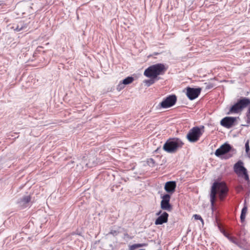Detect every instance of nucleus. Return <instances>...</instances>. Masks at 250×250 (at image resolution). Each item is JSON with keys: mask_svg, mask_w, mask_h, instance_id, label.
<instances>
[{"mask_svg": "<svg viewBox=\"0 0 250 250\" xmlns=\"http://www.w3.org/2000/svg\"><path fill=\"white\" fill-rule=\"evenodd\" d=\"M245 146L246 152L247 153H248V152L250 151V146H249V141H247V142L245 143Z\"/></svg>", "mask_w": 250, "mask_h": 250, "instance_id": "obj_23", "label": "nucleus"}, {"mask_svg": "<svg viewBox=\"0 0 250 250\" xmlns=\"http://www.w3.org/2000/svg\"><path fill=\"white\" fill-rule=\"evenodd\" d=\"M27 27L28 24L27 23L21 22L17 24V27L15 29H14V30L17 32H19L26 29Z\"/></svg>", "mask_w": 250, "mask_h": 250, "instance_id": "obj_14", "label": "nucleus"}, {"mask_svg": "<svg viewBox=\"0 0 250 250\" xmlns=\"http://www.w3.org/2000/svg\"><path fill=\"white\" fill-rule=\"evenodd\" d=\"M176 101V96L175 95H171L164 99L159 105L162 108H167L174 105Z\"/></svg>", "mask_w": 250, "mask_h": 250, "instance_id": "obj_7", "label": "nucleus"}, {"mask_svg": "<svg viewBox=\"0 0 250 250\" xmlns=\"http://www.w3.org/2000/svg\"><path fill=\"white\" fill-rule=\"evenodd\" d=\"M236 121V117H226L221 121V125L227 128H230L233 125H235V123Z\"/></svg>", "mask_w": 250, "mask_h": 250, "instance_id": "obj_10", "label": "nucleus"}, {"mask_svg": "<svg viewBox=\"0 0 250 250\" xmlns=\"http://www.w3.org/2000/svg\"><path fill=\"white\" fill-rule=\"evenodd\" d=\"M166 71L167 68L165 65L163 63H159L147 68L145 70L144 75L146 77H152L159 80L160 77L158 76L164 74Z\"/></svg>", "mask_w": 250, "mask_h": 250, "instance_id": "obj_3", "label": "nucleus"}, {"mask_svg": "<svg viewBox=\"0 0 250 250\" xmlns=\"http://www.w3.org/2000/svg\"><path fill=\"white\" fill-rule=\"evenodd\" d=\"M183 142L178 138L168 139L163 146V149L168 153H174L183 146Z\"/></svg>", "mask_w": 250, "mask_h": 250, "instance_id": "obj_4", "label": "nucleus"}, {"mask_svg": "<svg viewBox=\"0 0 250 250\" xmlns=\"http://www.w3.org/2000/svg\"><path fill=\"white\" fill-rule=\"evenodd\" d=\"M134 80V78L132 77H127V78L124 79L122 82L125 85L131 83Z\"/></svg>", "mask_w": 250, "mask_h": 250, "instance_id": "obj_19", "label": "nucleus"}, {"mask_svg": "<svg viewBox=\"0 0 250 250\" xmlns=\"http://www.w3.org/2000/svg\"><path fill=\"white\" fill-rule=\"evenodd\" d=\"M125 84L123 83L122 82H121L119 84L117 85V89L118 91H120L122 89H124L125 87Z\"/></svg>", "mask_w": 250, "mask_h": 250, "instance_id": "obj_22", "label": "nucleus"}, {"mask_svg": "<svg viewBox=\"0 0 250 250\" xmlns=\"http://www.w3.org/2000/svg\"><path fill=\"white\" fill-rule=\"evenodd\" d=\"M223 234H224V236H225V237H226L228 239V237H229L230 236L229 235V234L228 233L226 232V231H225L223 232Z\"/></svg>", "mask_w": 250, "mask_h": 250, "instance_id": "obj_25", "label": "nucleus"}, {"mask_svg": "<svg viewBox=\"0 0 250 250\" xmlns=\"http://www.w3.org/2000/svg\"><path fill=\"white\" fill-rule=\"evenodd\" d=\"M247 211V208L246 206H244L241 210V215H240V219H241V221L242 222H243L245 221Z\"/></svg>", "mask_w": 250, "mask_h": 250, "instance_id": "obj_16", "label": "nucleus"}, {"mask_svg": "<svg viewBox=\"0 0 250 250\" xmlns=\"http://www.w3.org/2000/svg\"><path fill=\"white\" fill-rule=\"evenodd\" d=\"M202 135L201 129L198 126H195L189 130L187 135V139L191 143L198 141Z\"/></svg>", "mask_w": 250, "mask_h": 250, "instance_id": "obj_6", "label": "nucleus"}, {"mask_svg": "<svg viewBox=\"0 0 250 250\" xmlns=\"http://www.w3.org/2000/svg\"><path fill=\"white\" fill-rule=\"evenodd\" d=\"M249 105L246 113L245 120L246 125H243L248 127L250 125V99L246 97H241L232 105L229 110V113H238L241 112L244 108Z\"/></svg>", "mask_w": 250, "mask_h": 250, "instance_id": "obj_1", "label": "nucleus"}, {"mask_svg": "<svg viewBox=\"0 0 250 250\" xmlns=\"http://www.w3.org/2000/svg\"><path fill=\"white\" fill-rule=\"evenodd\" d=\"M31 200V197L29 195L22 197L19 203L23 205L28 203Z\"/></svg>", "mask_w": 250, "mask_h": 250, "instance_id": "obj_15", "label": "nucleus"}, {"mask_svg": "<svg viewBox=\"0 0 250 250\" xmlns=\"http://www.w3.org/2000/svg\"><path fill=\"white\" fill-rule=\"evenodd\" d=\"M201 91V88H193L188 87L187 88V96L190 100H193L197 98Z\"/></svg>", "mask_w": 250, "mask_h": 250, "instance_id": "obj_9", "label": "nucleus"}, {"mask_svg": "<svg viewBox=\"0 0 250 250\" xmlns=\"http://www.w3.org/2000/svg\"><path fill=\"white\" fill-rule=\"evenodd\" d=\"M232 149L231 146L229 144L225 143L216 150L215 155L217 157L228 159L231 157L232 155L227 153L231 151Z\"/></svg>", "mask_w": 250, "mask_h": 250, "instance_id": "obj_5", "label": "nucleus"}, {"mask_svg": "<svg viewBox=\"0 0 250 250\" xmlns=\"http://www.w3.org/2000/svg\"><path fill=\"white\" fill-rule=\"evenodd\" d=\"M176 187V182L175 181H170L165 183L164 189L169 194H171L174 192Z\"/></svg>", "mask_w": 250, "mask_h": 250, "instance_id": "obj_12", "label": "nucleus"}, {"mask_svg": "<svg viewBox=\"0 0 250 250\" xmlns=\"http://www.w3.org/2000/svg\"><path fill=\"white\" fill-rule=\"evenodd\" d=\"M242 176H243L244 179L247 181L248 182H250L249 176L248 173V171L247 170L245 172H244L242 174Z\"/></svg>", "mask_w": 250, "mask_h": 250, "instance_id": "obj_21", "label": "nucleus"}, {"mask_svg": "<svg viewBox=\"0 0 250 250\" xmlns=\"http://www.w3.org/2000/svg\"><path fill=\"white\" fill-rule=\"evenodd\" d=\"M162 212V211L161 210H160L159 212H158L157 213H156V215H158V216H160L161 213Z\"/></svg>", "mask_w": 250, "mask_h": 250, "instance_id": "obj_26", "label": "nucleus"}, {"mask_svg": "<svg viewBox=\"0 0 250 250\" xmlns=\"http://www.w3.org/2000/svg\"><path fill=\"white\" fill-rule=\"evenodd\" d=\"M211 87H212V86L211 85H208L207 86V88H211Z\"/></svg>", "mask_w": 250, "mask_h": 250, "instance_id": "obj_27", "label": "nucleus"}, {"mask_svg": "<svg viewBox=\"0 0 250 250\" xmlns=\"http://www.w3.org/2000/svg\"><path fill=\"white\" fill-rule=\"evenodd\" d=\"M150 161H151V163H152L153 164L154 163V161L153 159H150Z\"/></svg>", "mask_w": 250, "mask_h": 250, "instance_id": "obj_28", "label": "nucleus"}, {"mask_svg": "<svg viewBox=\"0 0 250 250\" xmlns=\"http://www.w3.org/2000/svg\"><path fill=\"white\" fill-rule=\"evenodd\" d=\"M147 245L146 243L135 244L130 247V250H134L136 249L146 247Z\"/></svg>", "mask_w": 250, "mask_h": 250, "instance_id": "obj_17", "label": "nucleus"}, {"mask_svg": "<svg viewBox=\"0 0 250 250\" xmlns=\"http://www.w3.org/2000/svg\"><path fill=\"white\" fill-rule=\"evenodd\" d=\"M168 214L166 212H164L155 220L156 225H162L167 221Z\"/></svg>", "mask_w": 250, "mask_h": 250, "instance_id": "obj_13", "label": "nucleus"}, {"mask_svg": "<svg viewBox=\"0 0 250 250\" xmlns=\"http://www.w3.org/2000/svg\"><path fill=\"white\" fill-rule=\"evenodd\" d=\"M150 79L146 80L144 81V83L147 86H149L153 84L157 80V79L153 78L152 77H149Z\"/></svg>", "mask_w": 250, "mask_h": 250, "instance_id": "obj_18", "label": "nucleus"}, {"mask_svg": "<svg viewBox=\"0 0 250 250\" xmlns=\"http://www.w3.org/2000/svg\"><path fill=\"white\" fill-rule=\"evenodd\" d=\"M228 191V188L225 183L223 182H215L211 188L210 194L211 207L213 209L215 202L216 199V194L221 200H223L226 196Z\"/></svg>", "mask_w": 250, "mask_h": 250, "instance_id": "obj_2", "label": "nucleus"}, {"mask_svg": "<svg viewBox=\"0 0 250 250\" xmlns=\"http://www.w3.org/2000/svg\"><path fill=\"white\" fill-rule=\"evenodd\" d=\"M161 208L165 210L170 211L172 209V206L170 204V195L165 194L161 196Z\"/></svg>", "mask_w": 250, "mask_h": 250, "instance_id": "obj_8", "label": "nucleus"}, {"mask_svg": "<svg viewBox=\"0 0 250 250\" xmlns=\"http://www.w3.org/2000/svg\"><path fill=\"white\" fill-rule=\"evenodd\" d=\"M228 239L233 244L236 245L238 246H240L239 243L237 241V239L233 236H230L229 237H228Z\"/></svg>", "mask_w": 250, "mask_h": 250, "instance_id": "obj_20", "label": "nucleus"}, {"mask_svg": "<svg viewBox=\"0 0 250 250\" xmlns=\"http://www.w3.org/2000/svg\"><path fill=\"white\" fill-rule=\"evenodd\" d=\"M233 170L235 173L239 175H242L247 170V168L244 167V163L241 160H239L234 165Z\"/></svg>", "mask_w": 250, "mask_h": 250, "instance_id": "obj_11", "label": "nucleus"}, {"mask_svg": "<svg viewBox=\"0 0 250 250\" xmlns=\"http://www.w3.org/2000/svg\"><path fill=\"white\" fill-rule=\"evenodd\" d=\"M193 217L195 220H199L202 222H203V219H202V218L201 217V216L200 215H198V214H194L193 215Z\"/></svg>", "mask_w": 250, "mask_h": 250, "instance_id": "obj_24", "label": "nucleus"}]
</instances>
